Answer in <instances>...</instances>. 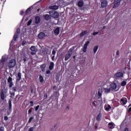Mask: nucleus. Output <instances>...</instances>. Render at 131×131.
Masks as SVG:
<instances>
[{
    "label": "nucleus",
    "mask_w": 131,
    "mask_h": 131,
    "mask_svg": "<svg viewBox=\"0 0 131 131\" xmlns=\"http://www.w3.org/2000/svg\"><path fill=\"white\" fill-rule=\"evenodd\" d=\"M73 51H74V47H72L69 49L65 56L64 61H68V59H70V57L72 56Z\"/></svg>",
    "instance_id": "f257e3e1"
},
{
    "label": "nucleus",
    "mask_w": 131,
    "mask_h": 131,
    "mask_svg": "<svg viewBox=\"0 0 131 131\" xmlns=\"http://www.w3.org/2000/svg\"><path fill=\"white\" fill-rule=\"evenodd\" d=\"M17 63L16 61V59H12L9 61L8 63V67L9 68H13L14 66H16V64Z\"/></svg>",
    "instance_id": "f03ea898"
},
{
    "label": "nucleus",
    "mask_w": 131,
    "mask_h": 131,
    "mask_svg": "<svg viewBox=\"0 0 131 131\" xmlns=\"http://www.w3.org/2000/svg\"><path fill=\"white\" fill-rule=\"evenodd\" d=\"M49 15L51 16V17H52V18H59L60 16L58 12L53 10L49 12Z\"/></svg>",
    "instance_id": "7ed1b4c3"
},
{
    "label": "nucleus",
    "mask_w": 131,
    "mask_h": 131,
    "mask_svg": "<svg viewBox=\"0 0 131 131\" xmlns=\"http://www.w3.org/2000/svg\"><path fill=\"white\" fill-rule=\"evenodd\" d=\"M30 50L31 51V55H35V54H36V52H37V49H36L35 46H31Z\"/></svg>",
    "instance_id": "20e7f679"
},
{
    "label": "nucleus",
    "mask_w": 131,
    "mask_h": 131,
    "mask_svg": "<svg viewBox=\"0 0 131 131\" xmlns=\"http://www.w3.org/2000/svg\"><path fill=\"white\" fill-rule=\"evenodd\" d=\"M12 92H10V96L11 98H14L15 97V92H17V87H13L11 89Z\"/></svg>",
    "instance_id": "39448f33"
},
{
    "label": "nucleus",
    "mask_w": 131,
    "mask_h": 131,
    "mask_svg": "<svg viewBox=\"0 0 131 131\" xmlns=\"http://www.w3.org/2000/svg\"><path fill=\"white\" fill-rule=\"evenodd\" d=\"M120 77H123V73L122 72H117L114 75V78L117 79Z\"/></svg>",
    "instance_id": "423d86ee"
},
{
    "label": "nucleus",
    "mask_w": 131,
    "mask_h": 131,
    "mask_svg": "<svg viewBox=\"0 0 131 131\" xmlns=\"http://www.w3.org/2000/svg\"><path fill=\"white\" fill-rule=\"evenodd\" d=\"M90 45V41H87L83 47L82 52L83 53H86V49H88V46Z\"/></svg>",
    "instance_id": "0eeeda50"
},
{
    "label": "nucleus",
    "mask_w": 131,
    "mask_h": 131,
    "mask_svg": "<svg viewBox=\"0 0 131 131\" xmlns=\"http://www.w3.org/2000/svg\"><path fill=\"white\" fill-rule=\"evenodd\" d=\"M46 35L45 33L41 32L38 35V37L39 39H43L45 38Z\"/></svg>",
    "instance_id": "6e6552de"
},
{
    "label": "nucleus",
    "mask_w": 131,
    "mask_h": 131,
    "mask_svg": "<svg viewBox=\"0 0 131 131\" xmlns=\"http://www.w3.org/2000/svg\"><path fill=\"white\" fill-rule=\"evenodd\" d=\"M120 104H123L125 105L127 103V98L125 97H122L120 101Z\"/></svg>",
    "instance_id": "1a4fd4ad"
},
{
    "label": "nucleus",
    "mask_w": 131,
    "mask_h": 131,
    "mask_svg": "<svg viewBox=\"0 0 131 131\" xmlns=\"http://www.w3.org/2000/svg\"><path fill=\"white\" fill-rule=\"evenodd\" d=\"M16 82H19V81L22 79V75L20 72H18L17 75L16 76Z\"/></svg>",
    "instance_id": "9d476101"
},
{
    "label": "nucleus",
    "mask_w": 131,
    "mask_h": 131,
    "mask_svg": "<svg viewBox=\"0 0 131 131\" xmlns=\"http://www.w3.org/2000/svg\"><path fill=\"white\" fill-rule=\"evenodd\" d=\"M108 5V2L106 0H103L101 2V8H106Z\"/></svg>",
    "instance_id": "9b49d317"
},
{
    "label": "nucleus",
    "mask_w": 131,
    "mask_h": 131,
    "mask_svg": "<svg viewBox=\"0 0 131 131\" xmlns=\"http://www.w3.org/2000/svg\"><path fill=\"white\" fill-rule=\"evenodd\" d=\"M123 0H117L114 5L113 8H117L119 7V5H120V2H122Z\"/></svg>",
    "instance_id": "f8f14e48"
},
{
    "label": "nucleus",
    "mask_w": 131,
    "mask_h": 131,
    "mask_svg": "<svg viewBox=\"0 0 131 131\" xmlns=\"http://www.w3.org/2000/svg\"><path fill=\"white\" fill-rule=\"evenodd\" d=\"M46 67H47V64L46 63H43L40 66V68L42 72H45L46 71Z\"/></svg>",
    "instance_id": "ddd939ff"
},
{
    "label": "nucleus",
    "mask_w": 131,
    "mask_h": 131,
    "mask_svg": "<svg viewBox=\"0 0 131 131\" xmlns=\"http://www.w3.org/2000/svg\"><path fill=\"white\" fill-rule=\"evenodd\" d=\"M36 24H39L40 23V17L36 16L35 17Z\"/></svg>",
    "instance_id": "4468645a"
},
{
    "label": "nucleus",
    "mask_w": 131,
    "mask_h": 131,
    "mask_svg": "<svg viewBox=\"0 0 131 131\" xmlns=\"http://www.w3.org/2000/svg\"><path fill=\"white\" fill-rule=\"evenodd\" d=\"M1 98L2 101H5V92H4V90H1Z\"/></svg>",
    "instance_id": "2eb2a0df"
},
{
    "label": "nucleus",
    "mask_w": 131,
    "mask_h": 131,
    "mask_svg": "<svg viewBox=\"0 0 131 131\" xmlns=\"http://www.w3.org/2000/svg\"><path fill=\"white\" fill-rule=\"evenodd\" d=\"M50 10H58L59 9V6L57 5H53L49 6Z\"/></svg>",
    "instance_id": "dca6fc26"
},
{
    "label": "nucleus",
    "mask_w": 131,
    "mask_h": 131,
    "mask_svg": "<svg viewBox=\"0 0 131 131\" xmlns=\"http://www.w3.org/2000/svg\"><path fill=\"white\" fill-rule=\"evenodd\" d=\"M54 33L55 35H59V33H60V28L59 27L54 30Z\"/></svg>",
    "instance_id": "f3484780"
},
{
    "label": "nucleus",
    "mask_w": 131,
    "mask_h": 131,
    "mask_svg": "<svg viewBox=\"0 0 131 131\" xmlns=\"http://www.w3.org/2000/svg\"><path fill=\"white\" fill-rule=\"evenodd\" d=\"M84 5V3H83V1H80L78 2L77 6L79 7V8H81L83 5Z\"/></svg>",
    "instance_id": "a211bd4d"
},
{
    "label": "nucleus",
    "mask_w": 131,
    "mask_h": 131,
    "mask_svg": "<svg viewBox=\"0 0 131 131\" xmlns=\"http://www.w3.org/2000/svg\"><path fill=\"white\" fill-rule=\"evenodd\" d=\"M107 126L110 128V129H112L114 128V125L113 122H110L108 124Z\"/></svg>",
    "instance_id": "6ab92c4d"
},
{
    "label": "nucleus",
    "mask_w": 131,
    "mask_h": 131,
    "mask_svg": "<svg viewBox=\"0 0 131 131\" xmlns=\"http://www.w3.org/2000/svg\"><path fill=\"white\" fill-rule=\"evenodd\" d=\"M5 61H6V59H5V58H2L0 60V66H1V67H4V64Z\"/></svg>",
    "instance_id": "aec40b11"
},
{
    "label": "nucleus",
    "mask_w": 131,
    "mask_h": 131,
    "mask_svg": "<svg viewBox=\"0 0 131 131\" xmlns=\"http://www.w3.org/2000/svg\"><path fill=\"white\" fill-rule=\"evenodd\" d=\"M111 87L112 90H116V88H117V84H116V83H112L111 85Z\"/></svg>",
    "instance_id": "412c9836"
},
{
    "label": "nucleus",
    "mask_w": 131,
    "mask_h": 131,
    "mask_svg": "<svg viewBox=\"0 0 131 131\" xmlns=\"http://www.w3.org/2000/svg\"><path fill=\"white\" fill-rule=\"evenodd\" d=\"M43 18L46 21H49V20L51 19V16H50V15L49 14H46V15H44Z\"/></svg>",
    "instance_id": "4be33fe9"
},
{
    "label": "nucleus",
    "mask_w": 131,
    "mask_h": 131,
    "mask_svg": "<svg viewBox=\"0 0 131 131\" xmlns=\"http://www.w3.org/2000/svg\"><path fill=\"white\" fill-rule=\"evenodd\" d=\"M110 91H111V89L110 88V86H107L106 88L104 89V93H110Z\"/></svg>",
    "instance_id": "5701e85b"
},
{
    "label": "nucleus",
    "mask_w": 131,
    "mask_h": 131,
    "mask_svg": "<svg viewBox=\"0 0 131 131\" xmlns=\"http://www.w3.org/2000/svg\"><path fill=\"white\" fill-rule=\"evenodd\" d=\"M101 118H102V114L99 113L96 117V120H97V121H101Z\"/></svg>",
    "instance_id": "b1692460"
},
{
    "label": "nucleus",
    "mask_w": 131,
    "mask_h": 131,
    "mask_svg": "<svg viewBox=\"0 0 131 131\" xmlns=\"http://www.w3.org/2000/svg\"><path fill=\"white\" fill-rule=\"evenodd\" d=\"M54 64L53 62H51L49 67V70H53L54 69Z\"/></svg>",
    "instance_id": "393cba45"
},
{
    "label": "nucleus",
    "mask_w": 131,
    "mask_h": 131,
    "mask_svg": "<svg viewBox=\"0 0 131 131\" xmlns=\"http://www.w3.org/2000/svg\"><path fill=\"white\" fill-rule=\"evenodd\" d=\"M88 34V31H83L80 34V37H82V36H84V35H85V34Z\"/></svg>",
    "instance_id": "a878e982"
},
{
    "label": "nucleus",
    "mask_w": 131,
    "mask_h": 131,
    "mask_svg": "<svg viewBox=\"0 0 131 131\" xmlns=\"http://www.w3.org/2000/svg\"><path fill=\"white\" fill-rule=\"evenodd\" d=\"M52 55H54L53 56H52V61L55 60V55H56V51L53 50L52 51Z\"/></svg>",
    "instance_id": "bb28decb"
},
{
    "label": "nucleus",
    "mask_w": 131,
    "mask_h": 131,
    "mask_svg": "<svg viewBox=\"0 0 131 131\" xmlns=\"http://www.w3.org/2000/svg\"><path fill=\"white\" fill-rule=\"evenodd\" d=\"M39 80L40 82H41V83H42L43 82V81H44L43 77H42L41 76V75H39Z\"/></svg>",
    "instance_id": "cd10ccee"
},
{
    "label": "nucleus",
    "mask_w": 131,
    "mask_h": 131,
    "mask_svg": "<svg viewBox=\"0 0 131 131\" xmlns=\"http://www.w3.org/2000/svg\"><path fill=\"white\" fill-rule=\"evenodd\" d=\"M98 49H99V46H96L94 48L93 51H94V54H96V53H97V51H98Z\"/></svg>",
    "instance_id": "c85d7f7f"
},
{
    "label": "nucleus",
    "mask_w": 131,
    "mask_h": 131,
    "mask_svg": "<svg viewBox=\"0 0 131 131\" xmlns=\"http://www.w3.org/2000/svg\"><path fill=\"white\" fill-rule=\"evenodd\" d=\"M18 36H19V35H18L17 34H14V35L13 36L14 40L16 41L17 39L18 38Z\"/></svg>",
    "instance_id": "c756f323"
},
{
    "label": "nucleus",
    "mask_w": 131,
    "mask_h": 131,
    "mask_svg": "<svg viewBox=\"0 0 131 131\" xmlns=\"http://www.w3.org/2000/svg\"><path fill=\"white\" fill-rule=\"evenodd\" d=\"M8 104H9V110L12 109V101L9 100Z\"/></svg>",
    "instance_id": "7c9ffc66"
},
{
    "label": "nucleus",
    "mask_w": 131,
    "mask_h": 131,
    "mask_svg": "<svg viewBox=\"0 0 131 131\" xmlns=\"http://www.w3.org/2000/svg\"><path fill=\"white\" fill-rule=\"evenodd\" d=\"M7 81L9 83L10 82H13V79L12 78V77H9Z\"/></svg>",
    "instance_id": "2f4dec72"
},
{
    "label": "nucleus",
    "mask_w": 131,
    "mask_h": 131,
    "mask_svg": "<svg viewBox=\"0 0 131 131\" xmlns=\"http://www.w3.org/2000/svg\"><path fill=\"white\" fill-rule=\"evenodd\" d=\"M121 86H125V85H126V81H123L121 83Z\"/></svg>",
    "instance_id": "473e14b6"
},
{
    "label": "nucleus",
    "mask_w": 131,
    "mask_h": 131,
    "mask_svg": "<svg viewBox=\"0 0 131 131\" xmlns=\"http://www.w3.org/2000/svg\"><path fill=\"white\" fill-rule=\"evenodd\" d=\"M12 113V108H8V110L7 111V115H10L11 113Z\"/></svg>",
    "instance_id": "72a5a7b5"
},
{
    "label": "nucleus",
    "mask_w": 131,
    "mask_h": 131,
    "mask_svg": "<svg viewBox=\"0 0 131 131\" xmlns=\"http://www.w3.org/2000/svg\"><path fill=\"white\" fill-rule=\"evenodd\" d=\"M30 92H31V94H30V95L31 96V95H33L34 90H33V88L32 87V86H31L30 87Z\"/></svg>",
    "instance_id": "f704fd0d"
},
{
    "label": "nucleus",
    "mask_w": 131,
    "mask_h": 131,
    "mask_svg": "<svg viewBox=\"0 0 131 131\" xmlns=\"http://www.w3.org/2000/svg\"><path fill=\"white\" fill-rule=\"evenodd\" d=\"M31 11V7H29V8H28L27 10H26V12H25V13L26 14H28V13L29 12H30Z\"/></svg>",
    "instance_id": "c9c22d12"
},
{
    "label": "nucleus",
    "mask_w": 131,
    "mask_h": 131,
    "mask_svg": "<svg viewBox=\"0 0 131 131\" xmlns=\"http://www.w3.org/2000/svg\"><path fill=\"white\" fill-rule=\"evenodd\" d=\"M20 33V28L17 29L16 32L15 33V34H17V35H19Z\"/></svg>",
    "instance_id": "e433bc0d"
},
{
    "label": "nucleus",
    "mask_w": 131,
    "mask_h": 131,
    "mask_svg": "<svg viewBox=\"0 0 131 131\" xmlns=\"http://www.w3.org/2000/svg\"><path fill=\"white\" fill-rule=\"evenodd\" d=\"M31 23H32V19H30L28 21L27 24L28 26H30V25H31Z\"/></svg>",
    "instance_id": "4c0bfd02"
},
{
    "label": "nucleus",
    "mask_w": 131,
    "mask_h": 131,
    "mask_svg": "<svg viewBox=\"0 0 131 131\" xmlns=\"http://www.w3.org/2000/svg\"><path fill=\"white\" fill-rule=\"evenodd\" d=\"M109 109H111V106L110 105H108V107H105V110L106 111H109Z\"/></svg>",
    "instance_id": "58836bf2"
},
{
    "label": "nucleus",
    "mask_w": 131,
    "mask_h": 131,
    "mask_svg": "<svg viewBox=\"0 0 131 131\" xmlns=\"http://www.w3.org/2000/svg\"><path fill=\"white\" fill-rule=\"evenodd\" d=\"M34 118L33 117H32L31 118H29V120L28 121V123H31V122L32 121V120L34 119Z\"/></svg>",
    "instance_id": "ea45409f"
},
{
    "label": "nucleus",
    "mask_w": 131,
    "mask_h": 131,
    "mask_svg": "<svg viewBox=\"0 0 131 131\" xmlns=\"http://www.w3.org/2000/svg\"><path fill=\"white\" fill-rule=\"evenodd\" d=\"M56 80H59V79H60V75L59 74H57L56 75Z\"/></svg>",
    "instance_id": "a19ab883"
},
{
    "label": "nucleus",
    "mask_w": 131,
    "mask_h": 131,
    "mask_svg": "<svg viewBox=\"0 0 131 131\" xmlns=\"http://www.w3.org/2000/svg\"><path fill=\"white\" fill-rule=\"evenodd\" d=\"M30 104L31 107H33V104H34V103L32 101H30Z\"/></svg>",
    "instance_id": "79ce46f5"
},
{
    "label": "nucleus",
    "mask_w": 131,
    "mask_h": 131,
    "mask_svg": "<svg viewBox=\"0 0 131 131\" xmlns=\"http://www.w3.org/2000/svg\"><path fill=\"white\" fill-rule=\"evenodd\" d=\"M27 43V41L24 40L22 42V46H25Z\"/></svg>",
    "instance_id": "37998d69"
},
{
    "label": "nucleus",
    "mask_w": 131,
    "mask_h": 131,
    "mask_svg": "<svg viewBox=\"0 0 131 131\" xmlns=\"http://www.w3.org/2000/svg\"><path fill=\"white\" fill-rule=\"evenodd\" d=\"M13 84H14L13 83V82L9 83V88L11 89V88H12V86H13Z\"/></svg>",
    "instance_id": "c03bdc74"
},
{
    "label": "nucleus",
    "mask_w": 131,
    "mask_h": 131,
    "mask_svg": "<svg viewBox=\"0 0 131 131\" xmlns=\"http://www.w3.org/2000/svg\"><path fill=\"white\" fill-rule=\"evenodd\" d=\"M31 112H32V108H31L28 111V114H31Z\"/></svg>",
    "instance_id": "a18cd8bd"
},
{
    "label": "nucleus",
    "mask_w": 131,
    "mask_h": 131,
    "mask_svg": "<svg viewBox=\"0 0 131 131\" xmlns=\"http://www.w3.org/2000/svg\"><path fill=\"white\" fill-rule=\"evenodd\" d=\"M33 130H34V127H31L29 129V131H33Z\"/></svg>",
    "instance_id": "49530a36"
},
{
    "label": "nucleus",
    "mask_w": 131,
    "mask_h": 131,
    "mask_svg": "<svg viewBox=\"0 0 131 131\" xmlns=\"http://www.w3.org/2000/svg\"><path fill=\"white\" fill-rule=\"evenodd\" d=\"M39 108V105H37V106L35 107V111H37V110H38Z\"/></svg>",
    "instance_id": "de8ad7c7"
},
{
    "label": "nucleus",
    "mask_w": 131,
    "mask_h": 131,
    "mask_svg": "<svg viewBox=\"0 0 131 131\" xmlns=\"http://www.w3.org/2000/svg\"><path fill=\"white\" fill-rule=\"evenodd\" d=\"M97 34H99V32H94L93 33V35H97Z\"/></svg>",
    "instance_id": "09e8293b"
},
{
    "label": "nucleus",
    "mask_w": 131,
    "mask_h": 131,
    "mask_svg": "<svg viewBox=\"0 0 131 131\" xmlns=\"http://www.w3.org/2000/svg\"><path fill=\"white\" fill-rule=\"evenodd\" d=\"M20 15H21V16H23L24 15V11L23 10L20 11Z\"/></svg>",
    "instance_id": "8fccbe9b"
},
{
    "label": "nucleus",
    "mask_w": 131,
    "mask_h": 131,
    "mask_svg": "<svg viewBox=\"0 0 131 131\" xmlns=\"http://www.w3.org/2000/svg\"><path fill=\"white\" fill-rule=\"evenodd\" d=\"M9 119V118L7 116H4V120H8Z\"/></svg>",
    "instance_id": "3c124183"
},
{
    "label": "nucleus",
    "mask_w": 131,
    "mask_h": 131,
    "mask_svg": "<svg viewBox=\"0 0 131 131\" xmlns=\"http://www.w3.org/2000/svg\"><path fill=\"white\" fill-rule=\"evenodd\" d=\"M120 54V52H119V50H118L116 52L117 56H119V54Z\"/></svg>",
    "instance_id": "603ef678"
},
{
    "label": "nucleus",
    "mask_w": 131,
    "mask_h": 131,
    "mask_svg": "<svg viewBox=\"0 0 131 131\" xmlns=\"http://www.w3.org/2000/svg\"><path fill=\"white\" fill-rule=\"evenodd\" d=\"M51 74V71L48 70L46 71V74Z\"/></svg>",
    "instance_id": "864d4df0"
},
{
    "label": "nucleus",
    "mask_w": 131,
    "mask_h": 131,
    "mask_svg": "<svg viewBox=\"0 0 131 131\" xmlns=\"http://www.w3.org/2000/svg\"><path fill=\"white\" fill-rule=\"evenodd\" d=\"M98 95L99 97H101L102 96V93H101V92H100V91H98Z\"/></svg>",
    "instance_id": "5fc2aeb1"
},
{
    "label": "nucleus",
    "mask_w": 131,
    "mask_h": 131,
    "mask_svg": "<svg viewBox=\"0 0 131 131\" xmlns=\"http://www.w3.org/2000/svg\"><path fill=\"white\" fill-rule=\"evenodd\" d=\"M47 98H48V94H45V95H44V98H45V99H47Z\"/></svg>",
    "instance_id": "6e6d98bb"
},
{
    "label": "nucleus",
    "mask_w": 131,
    "mask_h": 131,
    "mask_svg": "<svg viewBox=\"0 0 131 131\" xmlns=\"http://www.w3.org/2000/svg\"><path fill=\"white\" fill-rule=\"evenodd\" d=\"M92 104H93V105H94V107H97V106L96 105V103H95V101H94Z\"/></svg>",
    "instance_id": "4d7b16f0"
},
{
    "label": "nucleus",
    "mask_w": 131,
    "mask_h": 131,
    "mask_svg": "<svg viewBox=\"0 0 131 131\" xmlns=\"http://www.w3.org/2000/svg\"><path fill=\"white\" fill-rule=\"evenodd\" d=\"M128 112L129 113H130V112H131V107H129V108H128Z\"/></svg>",
    "instance_id": "13d9d810"
},
{
    "label": "nucleus",
    "mask_w": 131,
    "mask_h": 131,
    "mask_svg": "<svg viewBox=\"0 0 131 131\" xmlns=\"http://www.w3.org/2000/svg\"><path fill=\"white\" fill-rule=\"evenodd\" d=\"M125 131H128V128H125Z\"/></svg>",
    "instance_id": "bf43d9fd"
},
{
    "label": "nucleus",
    "mask_w": 131,
    "mask_h": 131,
    "mask_svg": "<svg viewBox=\"0 0 131 131\" xmlns=\"http://www.w3.org/2000/svg\"><path fill=\"white\" fill-rule=\"evenodd\" d=\"M0 131H4V129L2 128H0Z\"/></svg>",
    "instance_id": "052dcab7"
},
{
    "label": "nucleus",
    "mask_w": 131,
    "mask_h": 131,
    "mask_svg": "<svg viewBox=\"0 0 131 131\" xmlns=\"http://www.w3.org/2000/svg\"><path fill=\"white\" fill-rule=\"evenodd\" d=\"M73 59H75L76 56H73Z\"/></svg>",
    "instance_id": "680f3d73"
},
{
    "label": "nucleus",
    "mask_w": 131,
    "mask_h": 131,
    "mask_svg": "<svg viewBox=\"0 0 131 131\" xmlns=\"http://www.w3.org/2000/svg\"><path fill=\"white\" fill-rule=\"evenodd\" d=\"M67 109H68V110H69V105L67 106Z\"/></svg>",
    "instance_id": "e2e57ef3"
},
{
    "label": "nucleus",
    "mask_w": 131,
    "mask_h": 131,
    "mask_svg": "<svg viewBox=\"0 0 131 131\" xmlns=\"http://www.w3.org/2000/svg\"><path fill=\"white\" fill-rule=\"evenodd\" d=\"M24 62H26V58H24Z\"/></svg>",
    "instance_id": "0e129e2a"
},
{
    "label": "nucleus",
    "mask_w": 131,
    "mask_h": 131,
    "mask_svg": "<svg viewBox=\"0 0 131 131\" xmlns=\"http://www.w3.org/2000/svg\"><path fill=\"white\" fill-rule=\"evenodd\" d=\"M95 128H98V126H95Z\"/></svg>",
    "instance_id": "69168bd1"
},
{
    "label": "nucleus",
    "mask_w": 131,
    "mask_h": 131,
    "mask_svg": "<svg viewBox=\"0 0 131 131\" xmlns=\"http://www.w3.org/2000/svg\"><path fill=\"white\" fill-rule=\"evenodd\" d=\"M56 88V86H54L53 89L55 90V88Z\"/></svg>",
    "instance_id": "338daca9"
},
{
    "label": "nucleus",
    "mask_w": 131,
    "mask_h": 131,
    "mask_svg": "<svg viewBox=\"0 0 131 131\" xmlns=\"http://www.w3.org/2000/svg\"><path fill=\"white\" fill-rule=\"evenodd\" d=\"M131 106V103L129 105L128 107H130Z\"/></svg>",
    "instance_id": "774afa93"
}]
</instances>
